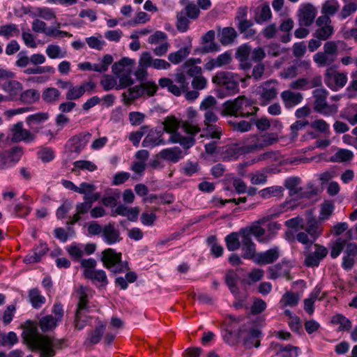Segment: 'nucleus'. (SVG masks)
I'll return each instance as SVG.
<instances>
[{
	"mask_svg": "<svg viewBox=\"0 0 357 357\" xmlns=\"http://www.w3.org/2000/svg\"><path fill=\"white\" fill-rule=\"evenodd\" d=\"M22 337L31 350L40 352V357L54 356L56 349L61 345L60 340H54L40 334L37 326L31 323H28L24 329Z\"/></svg>",
	"mask_w": 357,
	"mask_h": 357,
	"instance_id": "f257e3e1",
	"label": "nucleus"
},
{
	"mask_svg": "<svg viewBox=\"0 0 357 357\" xmlns=\"http://www.w3.org/2000/svg\"><path fill=\"white\" fill-rule=\"evenodd\" d=\"M259 108L255 106L251 99L241 96L233 100H228L223 104L222 114L235 117L245 118L255 114Z\"/></svg>",
	"mask_w": 357,
	"mask_h": 357,
	"instance_id": "f03ea898",
	"label": "nucleus"
},
{
	"mask_svg": "<svg viewBox=\"0 0 357 357\" xmlns=\"http://www.w3.org/2000/svg\"><path fill=\"white\" fill-rule=\"evenodd\" d=\"M239 77L230 71H219L212 77V82L222 89L217 91L218 98H224L238 92Z\"/></svg>",
	"mask_w": 357,
	"mask_h": 357,
	"instance_id": "7ed1b4c3",
	"label": "nucleus"
},
{
	"mask_svg": "<svg viewBox=\"0 0 357 357\" xmlns=\"http://www.w3.org/2000/svg\"><path fill=\"white\" fill-rule=\"evenodd\" d=\"M78 304L75 313L74 326L77 330L83 329L90 321L91 317L86 314L89 312V298L92 295V290L87 287L80 286L77 290Z\"/></svg>",
	"mask_w": 357,
	"mask_h": 357,
	"instance_id": "20e7f679",
	"label": "nucleus"
},
{
	"mask_svg": "<svg viewBox=\"0 0 357 357\" xmlns=\"http://www.w3.org/2000/svg\"><path fill=\"white\" fill-rule=\"evenodd\" d=\"M301 229L296 236V240L310 248L321 235L323 227L315 217L309 216Z\"/></svg>",
	"mask_w": 357,
	"mask_h": 357,
	"instance_id": "39448f33",
	"label": "nucleus"
},
{
	"mask_svg": "<svg viewBox=\"0 0 357 357\" xmlns=\"http://www.w3.org/2000/svg\"><path fill=\"white\" fill-rule=\"evenodd\" d=\"M164 128L162 130L164 132L171 134L169 139L170 143H178L183 149H188L192 147L195 140L194 137L190 135L189 137L182 136L178 132L179 126H181V122L178 121L174 116H168L163 121Z\"/></svg>",
	"mask_w": 357,
	"mask_h": 357,
	"instance_id": "423d86ee",
	"label": "nucleus"
},
{
	"mask_svg": "<svg viewBox=\"0 0 357 357\" xmlns=\"http://www.w3.org/2000/svg\"><path fill=\"white\" fill-rule=\"evenodd\" d=\"M162 88H167L168 91L176 96H179L189 89V82L184 71L178 70L172 80L168 77L160 78L158 81Z\"/></svg>",
	"mask_w": 357,
	"mask_h": 357,
	"instance_id": "0eeeda50",
	"label": "nucleus"
},
{
	"mask_svg": "<svg viewBox=\"0 0 357 357\" xmlns=\"http://www.w3.org/2000/svg\"><path fill=\"white\" fill-rule=\"evenodd\" d=\"M81 266L84 268L83 275L85 278L91 280L93 284H100L105 287L108 284L106 273L103 270L96 269L97 261L93 258L84 259L80 261Z\"/></svg>",
	"mask_w": 357,
	"mask_h": 357,
	"instance_id": "6e6552de",
	"label": "nucleus"
},
{
	"mask_svg": "<svg viewBox=\"0 0 357 357\" xmlns=\"http://www.w3.org/2000/svg\"><path fill=\"white\" fill-rule=\"evenodd\" d=\"M282 213V210L281 208H275L271 209L266 215L252 223L249 227L250 233L259 242L267 243L270 241V237H267L266 230L261 225L272 219L279 217Z\"/></svg>",
	"mask_w": 357,
	"mask_h": 357,
	"instance_id": "1a4fd4ad",
	"label": "nucleus"
},
{
	"mask_svg": "<svg viewBox=\"0 0 357 357\" xmlns=\"http://www.w3.org/2000/svg\"><path fill=\"white\" fill-rule=\"evenodd\" d=\"M278 142V136L275 132L252 135L247 139V150L254 151L271 146Z\"/></svg>",
	"mask_w": 357,
	"mask_h": 357,
	"instance_id": "9d476101",
	"label": "nucleus"
},
{
	"mask_svg": "<svg viewBox=\"0 0 357 357\" xmlns=\"http://www.w3.org/2000/svg\"><path fill=\"white\" fill-rule=\"evenodd\" d=\"M278 82L275 79H270L261 83L257 89L259 100L261 105H267L274 100L278 93Z\"/></svg>",
	"mask_w": 357,
	"mask_h": 357,
	"instance_id": "9b49d317",
	"label": "nucleus"
},
{
	"mask_svg": "<svg viewBox=\"0 0 357 357\" xmlns=\"http://www.w3.org/2000/svg\"><path fill=\"white\" fill-rule=\"evenodd\" d=\"M324 82L328 88L336 91L346 85L347 75L337 71L335 68L329 67L325 71Z\"/></svg>",
	"mask_w": 357,
	"mask_h": 357,
	"instance_id": "f8f14e48",
	"label": "nucleus"
},
{
	"mask_svg": "<svg viewBox=\"0 0 357 357\" xmlns=\"http://www.w3.org/2000/svg\"><path fill=\"white\" fill-rule=\"evenodd\" d=\"M332 21L326 15H321L316 20L318 28L315 30L314 36L321 40H326L334 33V27L331 24Z\"/></svg>",
	"mask_w": 357,
	"mask_h": 357,
	"instance_id": "ddd939ff",
	"label": "nucleus"
},
{
	"mask_svg": "<svg viewBox=\"0 0 357 357\" xmlns=\"http://www.w3.org/2000/svg\"><path fill=\"white\" fill-rule=\"evenodd\" d=\"M96 87L93 81L83 82L80 85L72 84L69 90L66 93V98L68 100H75L80 98L85 93H91Z\"/></svg>",
	"mask_w": 357,
	"mask_h": 357,
	"instance_id": "4468645a",
	"label": "nucleus"
},
{
	"mask_svg": "<svg viewBox=\"0 0 357 357\" xmlns=\"http://www.w3.org/2000/svg\"><path fill=\"white\" fill-rule=\"evenodd\" d=\"M100 197V193L96 192L90 196L84 197V202L77 203L76 205V213L71 218L70 224H75L80 220V215L87 213L92 207L93 204Z\"/></svg>",
	"mask_w": 357,
	"mask_h": 357,
	"instance_id": "2eb2a0df",
	"label": "nucleus"
},
{
	"mask_svg": "<svg viewBox=\"0 0 357 357\" xmlns=\"http://www.w3.org/2000/svg\"><path fill=\"white\" fill-rule=\"evenodd\" d=\"M36 139L33 131L25 129L22 122L14 124L11 128V141L13 142H32Z\"/></svg>",
	"mask_w": 357,
	"mask_h": 357,
	"instance_id": "dca6fc26",
	"label": "nucleus"
},
{
	"mask_svg": "<svg viewBox=\"0 0 357 357\" xmlns=\"http://www.w3.org/2000/svg\"><path fill=\"white\" fill-rule=\"evenodd\" d=\"M292 266L288 261H282L277 264L270 266L268 268V278L275 280L278 278H286L287 280H291L290 271Z\"/></svg>",
	"mask_w": 357,
	"mask_h": 357,
	"instance_id": "f3484780",
	"label": "nucleus"
},
{
	"mask_svg": "<svg viewBox=\"0 0 357 357\" xmlns=\"http://www.w3.org/2000/svg\"><path fill=\"white\" fill-rule=\"evenodd\" d=\"M314 252H305L304 264L307 267L318 266L320 261L327 255L328 250L323 245L315 244Z\"/></svg>",
	"mask_w": 357,
	"mask_h": 357,
	"instance_id": "a211bd4d",
	"label": "nucleus"
},
{
	"mask_svg": "<svg viewBox=\"0 0 357 357\" xmlns=\"http://www.w3.org/2000/svg\"><path fill=\"white\" fill-rule=\"evenodd\" d=\"M317 13V9L313 5L306 3L301 6L298 11L299 24L310 26L314 22Z\"/></svg>",
	"mask_w": 357,
	"mask_h": 357,
	"instance_id": "6ab92c4d",
	"label": "nucleus"
},
{
	"mask_svg": "<svg viewBox=\"0 0 357 357\" xmlns=\"http://www.w3.org/2000/svg\"><path fill=\"white\" fill-rule=\"evenodd\" d=\"M102 238L108 245L115 244L122 239L120 231L116 227L114 222H109L103 227Z\"/></svg>",
	"mask_w": 357,
	"mask_h": 357,
	"instance_id": "aec40b11",
	"label": "nucleus"
},
{
	"mask_svg": "<svg viewBox=\"0 0 357 357\" xmlns=\"http://www.w3.org/2000/svg\"><path fill=\"white\" fill-rule=\"evenodd\" d=\"M91 137V135L86 132L71 137L68 142L70 151L79 153L84 149Z\"/></svg>",
	"mask_w": 357,
	"mask_h": 357,
	"instance_id": "412c9836",
	"label": "nucleus"
},
{
	"mask_svg": "<svg viewBox=\"0 0 357 357\" xmlns=\"http://www.w3.org/2000/svg\"><path fill=\"white\" fill-rule=\"evenodd\" d=\"M187 115L188 120L181 122V128L188 135L193 137L195 135L200 132V128L198 124L194 122V119L197 116V112L192 107L187 109Z\"/></svg>",
	"mask_w": 357,
	"mask_h": 357,
	"instance_id": "4be33fe9",
	"label": "nucleus"
},
{
	"mask_svg": "<svg viewBox=\"0 0 357 357\" xmlns=\"http://www.w3.org/2000/svg\"><path fill=\"white\" fill-rule=\"evenodd\" d=\"M280 256L279 248L274 247L265 252H259L255 259V264L258 265H266L276 261Z\"/></svg>",
	"mask_w": 357,
	"mask_h": 357,
	"instance_id": "5701e85b",
	"label": "nucleus"
},
{
	"mask_svg": "<svg viewBox=\"0 0 357 357\" xmlns=\"http://www.w3.org/2000/svg\"><path fill=\"white\" fill-rule=\"evenodd\" d=\"M242 252L244 259H252L255 263L257 254L256 252V245L252 241L248 234L243 233L242 236Z\"/></svg>",
	"mask_w": 357,
	"mask_h": 357,
	"instance_id": "b1692460",
	"label": "nucleus"
},
{
	"mask_svg": "<svg viewBox=\"0 0 357 357\" xmlns=\"http://www.w3.org/2000/svg\"><path fill=\"white\" fill-rule=\"evenodd\" d=\"M163 131L162 130H151L145 137L142 142V146L153 148L156 146L164 145L166 142L162 138Z\"/></svg>",
	"mask_w": 357,
	"mask_h": 357,
	"instance_id": "393cba45",
	"label": "nucleus"
},
{
	"mask_svg": "<svg viewBox=\"0 0 357 357\" xmlns=\"http://www.w3.org/2000/svg\"><path fill=\"white\" fill-rule=\"evenodd\" d=\"M50 118L48 112H38L28 116L26 118V123L36 135L40 132V126Z\"/></svg>",
	"mask_w": 357,
	"mask_h": 357,
	"instance_id": "a878e982",
	"label": "nucleus"
},
{
	"mask_svg": "<svg viewBox=\"0 0 357 357\" xmlns=\"http://www.w3.org/2000/svg\"><path fill=\"white\" fill-rule=\"evenodd\" d=\"M281 99L286 108H291L301 103L303 99V94L291 89L285 90L280 94Z\"/></svg>",
	"mask_w": 357,
	"mask_h": 357,
	"instance_id": "bb28decb",
	"label": "nucleus"
},
{
	"mask_svg": "<svg viewBox=\"0 0 357 357\" xmlns=\"http://www.w3.org/2000/svg\"><path fill=\"white\" fill-rule=\"evenodd\" d=\"M21 154L22 150L18 147L1 152L0 153V168L3 169L8 167L10 162H17L20 160Z\"/></svg>",
	"mask_w": 357,
	"mask_h": 357,
	"instance_id": "cd10ccee",
	"label": "nucleus"
},
{
	"mask_svg": "<svg viewBox=\"0 0 357 357\" xmlns=\"http://www.w3.org/2000/svg\"><path fill=\"white\" fill-rule=\"evenodd\" d=\"M232 60L231 54L229 52H225L218 55L216 58L208 60L204 64V68L207 70H212L216 68H221L231 63Z\"/></svg>",
	"mask_w": 357,
	"mask_h": 357,
	"instance_id": "c85d7f7f",
	"label": "nucleus"
},
{
	"mask_svg": "<svg viewBox=\"0 0 357 357\" xmlns=\"http://www.w3.org/2000/svg\"><path fill=\"white\" fill-rule=\"evenodd\" d=\"M201 62L202 60L199 58H190L183 63L181 68L186 75L194 77L202 74V68L197 66Z\"/></svg>",
	"mask_w": 357,
	"mask_h": 357,
	"instance_id": "c756f323",
	"label": "nucleus"
},
{
	"mask_svg": "<svg viewBox=\"0 0 357 357\" xmlns=\"http://www.w3.org/2000/svg\"><path fill=\"white\" fill-rule=\"evenodd\" d=\"M300 184L301 179L298 177H291L284 181V186L289 190V195L296 199L305 196V193L303 192V189Z\"/></svg>",
	"mask_w": 357,
	"mask_h": 357,
	"instance_id": "7c9ffc66",
	"label": "nucleus"
},
{
	"mask_svg": "<svg viewBox=\"0 0 357 357\" xmlns=\"http://www.w3.org/2000/svg\"><path fill=\"white\" fill-rule=\"evenodd\" d=\"M135 61L128 57H123L118 62L114 63L112 66V73L115 75L131 73L132 67Z\"/></svg>",
	"mask_w": 357,
	"mask_h": 357,
	"instance_id": "2f4dec72",
	"label": "nucleus"
},
{
	"mask_svg": "<svg viewBox=\"0 0 357 357\" xmlns=\"http://www.w3.org/2000/svg\"><path fill=\"white\" fill-rule=\"evenodd\" d=\"M121 259V253L116 252L112 248H107L102 252L101 260L105 268H112L115 263Z\"/></svg>",
	"mask_w": 357,
	"mask_h": 357,
	"instance_id": "473e14b6",
	"label": "nucleus"
},
{
	"mask_svg": "<svg viewBox=\"0 0 357 357\" xmlns=\"http://www.w3.org/2000/svg\"><path fill=\"white\" fill-rule=\"evenodd\" d=\"M160 155L162 159L173 163L177 162L183 158L182 151L178 147L163 149L160 151Z\"/></svg>",
	"mask_w": 357,
	"mask_h": 357,
	"instance_id": "72a5a7b5",
	"label": "nucleus"
},
{
	"mask_svg": "<svg viewBox=\"0 0 357 357\" xmlns=\"http://www.w3.org/2000/svg\"><path fill=\"white\" fill-rule=\"evenodd\" d=\"M106 326L107 323L105 321H98L94 330L89 334L87 341L93 344L98 343L106 330Z\"/></svg>",
	"mask_w": 357,
	"mask_h": 357,
	"instance_id": "f704fd0d",
	"label": "nucleus"
},
{
	"mask_svg": "<svg viewBox=\"0 0 357 357\" xmlns=\"http://www.w3.org/2000/svg\"><path fill=\"white\" fill-rule=\"evenodd\" d=\"M2 88L12 98H15L22 92L23 86L20 82L12 79L9 82L3 83Z\"/></svg>",
	"mask_w": 357,
	"mask_h": 357,
	"instance_id": "c9c22d12",
	"label": "nucleus"
},
{
	"mask_svg": "<svg viewBox=\"0 0 357 357\" xmlns=\"http://www.w3.org/2000/svg\"><path fill=\"white\" fill-rule=\"evenodd\" d=\"M314 61L319 67H325L332 65L336 59L325 52H318L313 56Z\"/></svg>",
	"mask_w": 357,
	"mask_h": 357,
	"instance_id": "e433bc0d",
	"label": "nucleus"
},
{
	"mask_svg": "<svg viewBox=\"0 0 357 357\" xmlns=\"http://www.w3.org/2000/svg\"><path fill=\"white\" fill-rule=\"evenodd\" d=\"M190 53L189 47H183L178 51L172 52L168 55V60L173 64H178L184 60Z\"/></svg>",
	"mask_w": 357,
	"mask_h": 357,
	"instance_id": "4c0bfd02",
	"label": "nucleus"
},
{
	"mask_svg": "<svg viewBox=\"0 0 357 357\" xmlns=\"http://www.w3.org/2000/svg\"><path fill=\"white\" fill-rule=\"evenodd\" d=\"M261 335V331L257 328L251 329L244 340V345L247 348L252 347H258L260 344L259 337Z\"/></svg>",
	"mask_w": 357,
	"mask_h": 357,
	"instance_id": "58836bf2",
	"label": "nucleus"
},
{
	"mask_svg": "<svg viewBox=\"0 0 357 357\" xmlns=\"http://www.w3.org/2000/svg\"><path fill=\"white\" fill-rule=\"evenodd\" d=\"M33 17H41L45 20L56 19V15L54 10L48 7H38L35 8L31 13Z\"/></svg>",
	"mask_w": 357,
	"mask_h": 357,
	"instance_id": "ea45409f",
	"label": "nucleus"
},
{
	"mask_svg": "<svg viewBox=\"0 0 357 357\" xmlns=\"http://www.w3.org/2000/svg\"><path fill=\"white\" fill-rule=\"evenodd\" d=\"M61 98V92L56 88L49 87L45 89L42 93L43 100L47 103L58 102Z\"/></svg>",
	"mask_w": 357,
	"mask_h": 357,
	"instance_id": "a19ab883",
	"label": "nucleus"
},
{
	"mask_svg": "<svg viewBox=\"0 0 357 357\" xmlns=\"http://www.w3.org/2000/svg\"><path fill=\"white\" fill-rule=\"evenodd\" d=\"M313 98H314V109L317 112L319 108L322 106L325 102H326V98L328 95V92L326 89L324 88L317 89L312 92Z\"/></svg>",
	"mask_w": 357,
	"mask_h": 357,
	"instance_id": "79ce46f5",
	"label": "nucleus"
},
{
	"mask_svg": "<svg viewBox=\"0 0 357 357\" xmlns=\"http://www.w3.org/2000/svg\"><path fill=\"white\" fill-rule=\"evenodd\" d=\"M294 20L291 18H287L282 22V23L280 25V31L287 33L286 34L282 35L280 38V40L282 43H287L290 41L291 34L289 33V32L294 28Z\"/></svg>",
	"mask_w": 357,
	"mask_h": 357,
	"instance_id": "37998d69",
	"label": "nucleus"
},
{
	"mask_svg": "<svg viewBox=\"0 0 357 357\" xmlns=\"http://www.w3.org/2000/svg\"><path fill=\"white\" fill-rule=\"evenodd\" d=\"M259 13L257 15L255 20L258 24L270 20L272 17V13L268 3H264L259 7Z\"/></svg>",
	"mask_w": 357,
	"mask_h": 357,
	"instance_id": "c03bdc74",
	"label": "nucleus"
},
{
	"mask_svg": "<svg viewBox=\"0 0 357 357\" xmlns=\"http://www.w3.org/2000/svg\"><path fill=\"white\" fill-rule=\"evenodd\" d=\"M340 5L337 0H328L324 3L321 7L322 15L330 17L334 15L339 10Z\"/></svg>",
	"mask_w": 357,
	"mask_h": 357,
	"instance_id": "a18cd8bd",
	"label": "nucleus"
},
{
	"mask_svg": "<svg viewBox=\"0 0 357 357\" xmlns=\"http://www.w3.org/2000/svg\"><path fill=\"white\" fill-rule=\"evenodd\" d=\"M113 57L110 54L105 55L102 59L100 63H94L91 66V71H95L98 73H105L106 72L109 66L113 62Z\"/></svg>",
	"mask_w": 357,
	"mask_h": 357,
	"instance_id": "49530a36",
	"label": "nucleus"
},
{
	"mask_svg": "<svg viewBox=\"0 0 357 357\" xmlns=\"http://www.w3.org/2000/svg\"><path fill=\"white\" fill-rule=\"evenodd\" d=\"M18 342V337L15 333L10 331L8 333H0V346L12 347Z\"/></svg>",
	"mask_w": 357,
	"mask_h": 357,
	"instance_id": "de8ad7c7",
	"label": "nucleus"
},
{
	"mask_svg": "<svg viewBox=\"0 0 357 357\" xmlns=\"http://www.w3.org/2000/svg\"><path fill=\"white\" fill-rule=\"evenodd\" d=\"M283 188L281 186H271L262 189L259 194L263 199H269L272 197L282 196Z\"/></svg>",
	"mask_w": 357,
	"mask_h": 357,
	"instance_id": "09e8293b",
	"label": "nucleus"
},
{
	"mask_svg": "<svg viewBox=\"0 0 357 357\" xmlns=\"http://www.w3.org/2000/svg\"><path fill=\"white\" fill-rule=\"evenodd\" d=\"M57 322L59 321L52 315H47L40 319L39 326L43 332L45 333L56 328Z\"/></svg>",
	"mask_w": 357,
	"mask_h": 357,
	"instance_id": "8fccbe9b",
	"label": "nucleus"
},
{
	"mask_svg": "<svg viewBox=\"0 0 357 357\" xmlns=\"http://www.w3.org/2000/svg\"><path fill=\"white\" fill-rule=\"evenodd\" d=\"M236 37V31L232 27L224 28L220 33V43L227 45L231 43Z\"/></svg>",
	"mask_w": 357,
	"mask_h": 357,
	"instance_id": "3c124183",
	"label": "nucleus"
},
{
	"mask_svg": "<svg viewBox=\"0 0 357 357\" xmlns=\"http://www.w3.org/2000/svg\"><path fill=\"white\" fill-rule=\"evenodd\" d=\"M29 298L34 308H39L46 301L45 298L40 294L39 290L37 289L30 290Z\"/></svg>",
	"mask_w": 357,
	"mask_h": 357,
	"instance_id": "603ef678",
	"label": "nucleus"
},
{
	"mask_svg": "<svg viewBox=\"0 0 357 357\" xmlns=\"http://www.w3.org/2000/svg\"><path fill=\"white\" fill-rule=\"evenodd\" d=\"M331 322L334 324H339L338 331H349L351 328V322L349 319L341 314L333 316Z\"/></svg>",
	"mask_w": 357,
	"mask_h": 357,
	"instance_id": "864d4df0",
	"label": "nucleus"
},
{
	"mask_svg": "<svg viewBox=\"0 0 357 357\" xmlns=\"http://www.w3.org/2000/svg\"><path fill=\"white\" fill-rule=\"evenodd\" d=\"M226 246L228 250L235 251L241 247L238 234L232 232L225 237Z\"/></svg>",
	"mask_w": 357,
	"mask_h": 357,
	"instance_id": "5fc2aeb1",
	"label": "nucleus"
},
{
	"mask_svg": "<svg viewBox=\"0 0 357 357\" xmlns=\"http://www.w3.org/2000/svg\"><path fill=\"white\" fill-rule=\"evenodd\" d=\"M20 100L25 103H33L37 101L40 98L39 92L36 89H27L20 93Z\"/></svg>",
	"mask_w": 357,
	"mask_h": 357,
	"instance_id": "6e6d98bb",
	"label": "nucleus"
},
{
	"mask_svg": "<svg viewBox=\"0 0 357 357\" xmlns=\"http://www.w3.org/2000/svg\"><path fill=\"white\" fill-rule=\"evenodd\" d=\"M357 10V3L355 2H349L344 5L341 11L337 15L340 20H344L352 15Z\"/></svg>",
	"mask_w": 357,
	"mask_h": 357,
	"instance_id": "4d7b16f0",
	"label": "nucleus"
},
{
	"mask_svg": "<svg viewBox=\"0 0 357 357\" xmlns=\"http://www.w3.org/2000/svg\"><path fill=\"white\" fill-rule=\"evenodd\" d=\"M143 95V89L140 86H135L129 88L126 92L123 93V97L125 101L130 102L134 100Z\"/></svg>",
	"mask_w": 357,
	"mask_h": 357,
	"instance_id": "13d9d810",
	"label": "nucleus"
},
{
	"mask_svg": "<svg viewBox=\"0 0 357 357\" xmlns=\"http://www.w3.org/2000/svg\"><path fill=\"white\" fill-rule=\"evenodd\" d=\"M237 280L238 275L234 271H229L225 276V283L234 295L238 294V288L236 286Z\"/></svg>",
	"mask_w": 357,
	"mask_h": 357,
	"instance_id": "bf43d9fd",
	"label": "nucleus"
},
{
	"mask_svg": "<svg viewBox=\"0 0 357 357\" xmlns=\"http://www.w3.org/2000/svg\"><path fill=\"white\" fill-rule=\"evenodd\" d=\"M190 21L183 10L176 15V28L181 32H185L189 28Z\"/></svg>",
	"mask_w": 357,
	"mask_h": 357,
	"instance_id": "052dcab7",
	"label": "nucleus"
},
{
	"mask_svg": "<svg viewBox=\"0 0 357 357\" xmlns=\"http://www.w3.org/2000/svg\"><path fill=\"white\" fill-rule=\"evenodd\" d=\"M335 206L333 202L330 201L324 202L321 206L319 213V221L327 220L333 213Z\"/></svg>",
	"mask_w": 357,
	"mask_h": 357,
	"instance_id": "680f3d73",
	"label": "nucleus"
},
{
	"mask_svg": "<svg viewBox=\"0 0 357 357\" xmlns=\"http://www.w3.org/2000/svg\"><path fill=\"white\" fill-rule=\"evenodd\" d=\"M241 329L238 331L227 329L225 331V333L223 335V338L227 343L233 345L238 342L239 338L241 337Z\"/></svg>",
	"mask_w": 357,
	"mask_h": 357,
	"instance_id": "e2e57ef3",
	"label": "nucleus"
},
{
	"mask_svg": "<svg viewBox=\"0 0 357 357\" xmlns=\"http://www.w3.org/2000/svg\"><path fill=\"white\" fill-rule=\"evenodd\" d=\"M47 55L52 59L57 58H63L66 55L65 51H62L61 47L57 45H49L45 51Z\"/></svg>",
	"mask_w": 357,
	"mask_h": 357,
	"instance_id": "0e129e2a",
	"label": "nucleus"
},
{
	"mask_svg": "<svg viewBox=\"0 0 357 357\" xmlns=\"http://www.w3.org/2000/svg\"><path fill=\"white\" fill-rule=\"evenodd\" d=\"M333 161L342 162L351 160L354 158V153L348 149H339L333 155Z\"/></svg>",
	"mask_w": 357,
	"mask_h": 357,
	"instance_id": "69168bd1",
	"label": "nucleus"
},
{
	"mask_svg": "<svg viewBox=\"0 0 357 357\" xmlns=\"http://www.w3.org/2000/svg\"><path fill=\"white\" fill-rule=\"evenodd\" d=\"M20 30L17 25L14 24H9L0 26V36H5L7 38L14 36H18Z\"/></svg>",
	"mask_w": 357,
	"mask_h": 357,
	"instance_id": "338daca9",
	"label": "nucleus"
},
{
	"mask_svg": "<svg viewBox=\"0 0 357 357\" xmlns=\"http://www.w3.org/2000/svg\"><path fill=\"white\" fill-rule=\"evenodd\" d=\"M183 11L185 15L191 20L197 19L200 13L199 7L192 2H187Z\"/></svg>",
	"mask_w": 357,
	"mask_h": 357,
	"instance_id": "774afa93",
	"label": "nucleus"
}]
</instances>
